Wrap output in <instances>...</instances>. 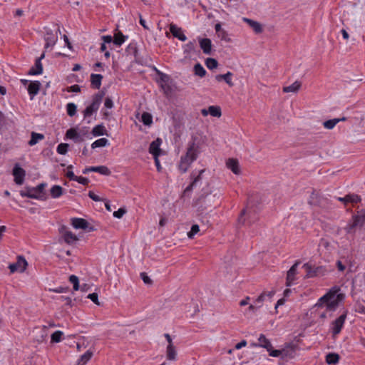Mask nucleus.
<instances>
[{
	"label": "nucleus",
	"mask_w": 365,
	"mask_h": 365,
	"mask_svg": "<svg viewBox=\"0 0 365 365\" xmlns=\"http://www.w3.org/2000/svg\"><path fill=\"white\" fill-rule=\"evenodd\" d=\"M199 43L201 49L205 54H210L212 51V42L210 38H200Z\"/></svg>",
	"instance_id": "obj_19"
},
{
	"label": "nucleus",
	"mask_w": 365,
	"mask_h": 365,
	"mask_svg": "<svg viewBox=\"0 0 365 365\" xmlns=\"http://www.w3.org/2000/svg\"><path fill=\"white\" fill-rule=\"evenodd\" d=\"M245 215H247L249 217H251L252 211L248 210L247 209H244L242 210L240 216L238 218V222L240 224L244 225L245 223V218L244 217Z\"/></svg>",
	"instance_id": "obj_48"
},
{
	"label": "nucleus",
	"mask_w": 365,
	"mask_h": 365,
	"mask_svg": "<svg viewBox=\"0 0 365 365\" xmlns=\"http://www.w3.org/2000/svg\"><path fill=\"white\" fill-rule=\"evenodd\" d=\"M87 298L88 299H90L93 303H95L97 305H100V302L98 301V294L97 293H91V294H89L88 296H87Z\"/></svg>",
	"instance_id": "obj_54"
},
{
	"label": "nucleus",
	"mask_w": 365,
	"mask_h": 365,
	"mask_svg": "<svg viewBox=\"0 0 365 365\" xmlns=\"http://www.w3.org/2000/svg\"><path fill=\"white\" fill-rule=\"evenodd\" d=\"M161 139L157 138L155 140L153 141L149 147V152L154 157L159 156L160 153V145L161 144Z\"/></svg>",
	"instance_id": "obj_21"
},
{
	"label": "nucleus",
	"mask_w": 365,
	"mask_h": 365,
	"mask_svg": "<svg viewBox=\"0 0 365 365\" xmlns=\"http://www.w3.org/2000/svg\"><path fill=\"white\" fill-rule=\"evenodd\" d=\"M205 171V169H202L199 171V173L197 176H194L193 173L191 174V178H193L192 182L185 189L183 192V195H185L187 192H191L194 187H195L197 184V182L201 180L202 179V175Z\"/></svg>",
	"instance_id": "obj_17"
},
{
	"label": "nucleus",
	"mask_w": 365,
	"mask_h": 365,
	"mask_svg": "<svg viewBox=\"0 0 365 365\" xmlns=\"http://www.w3.org/2000/svg\"><path fill=\"white\" fill-rule=\"evenodd\" d=\"M66 175L70 180L76 181V179L77 178V176L74 175L72 170H68Z\"/></svg>",
	"instance_id": "obj_64"
},
{
	"label": "nucleus",
	"mask_w": 365,
	"mask_h": 365,
	"mask_svg": "<svg viewBox=\"0 0 365 365\" xmlns=\"http://www.w3.org/2000/svg\"><path fill=\"white\" fill-rule=\"evenodd\" d=\"M352 223L347 225L346 230L351 232L356 227H362L365 224V210H361L358 215L353 216Z\"/></svg>",
	"instance_id": "obj_4"
},
{
	"label": "nucleus",
	"mask_w": 365,
	"mask_h": 365,
	"mask_svg": "<svg viewBox=\"0 0 365 365\" xmlns=\"http://www.w3.org/2000/svg\"><path fill=\"white\" fill-rule=\"evenodd\" d=\"M339 122V120L334 118L324 122L323 125L327 129H332Z\"/></svg>",
	"instance_id": "obj_49"
},
{
	"label": "nucleus",
	"mask_w": 365,
	"mask_h": 365,
	"mask_svg": "<svg viewBox=\"0 0 365 365\" xmlns=\"http://www.w3.org/2000/svg\"><path fill=\"white\" fill-rule=\"evenodd\" d=\"M126 210L123 207L119 208L117 211L113 212V216L116 218H121L125 214Z\"/></svg>",
	"instance_id": "obj_56"
},
{
	"label": "nucleus",
	"mask_w": 365,
	"mask_h": 365,
	"mask_svg": "<svg viewBox=\"0 0 365 365\" xmlns=\"http://www.w3.org/2000/svg\"><path fill=\"white\" fill-rule=\"evenodd\" d=\"M41 87V83L39 81H31L28 86V92L31 96V99L34 98V96H36Z\"/></svg>",
	"instance_id": "obj_22"
},
{
	"label": "nucleus",
	"mask_w": 365,
	"mask_h": 365,
	"mask_svg": "<svg viewBox=\"0 0 365 365\" xmlns=\"http://www.w3.org/2000/svg\"><path fill=\"white\" fill-rule=\"evenodd\" d=\"M44 138V135L43 134L32 133L31 134V138L29 142V144L30 145H34L36 144L39 140H43Z\"/></svg>",
	"instance_id": "obj_42"
},
{
	"label": "nucleus",
	"mask_w": 365,
	"mask_h": 365,
	"mask_svg": "<svg viewBox=\"0 0 365 365\" xmlns=\"http://www.w3.org/2000/svg\"><path fill=\"white\" fill-rule=\"evenodd\" d=\"M217 34V36L222 41H225L226 42L230 41V38L228 36V34L227 31L224 29H222L221 31H220Z\"/></svg>",
	"instance_id": "obj_53"
},
{
	"label": "nucleus",
	"mask_w": 365,
	"mask_h": 365,
	"mask_svg": "<svg viewBox=\"0 0 365 365\" xmlns=\"http://www.w3.org/2000/svg\"><path fill=\"white\" fill-rule=\"evenodd\" d=\"M301 83L299 81H296L292 84L284 86L283 88V92L284 93H297L299 88H301Z\"/></svg>",
	"instance_id": "obj_28"
},
{
	"label": "nucleus",
	"mask_w": 365,
	"mask_h": 365,
	"mask_svg": "<svg viewBox=\"0 0 365 365\" xmlns=\"http://www.w3.org/2000/svg\"><path fill=\"white\" fill-rule=\"evenodd\" d=\"M141 279H143V282L147 284H152V280L147 275L145 272L140 273Z\"/></svg>",
	"instance_id": "obj_58"
},
{
	"label": "nucleus",
	"mask_w": 365,
	"mask_h": 365,
	"mask_svg": "<svg viewBox=\"0 0 365 365\" xmlns=\"http://www.w3.org/2000/svg\"><path fill=\"white\" fill-rule=\"evenodd\" d=\"M211 192L212 190L210 187V185H207L206 187L201 190L198 197L193 200V205L195 206H202V204L205 202L206 197L211 195Z\"/></svg>",
	"instance_id": "obj_10"
},
{
	"label": "nucleus",
	"mask_w": 365,
	"mask_h": 365,
	"mask_svg": "<svg viewBox=\"0 0 365 365\" xmlns=\"http://www.w3.org/2000/svg\"><path fill=\"white\" fill-rule=\"evenodd\" d=\"M64 241L68 245H73L78 240L76 235L71 231H66L63 235Z\"/></svg>",
	"instance_id": "obj_27"
},
{
	"label": "nucleus",
	"mask_w": 365,
	"mask_h": 365,
	"mask_svg": "<svg viewBox=\"0 0 365 365\" xmlns=\"http://www.w3.org/2000/svg\"><path fill=\"white\" fill-rule=\"evenodd\" d=\"M92 134L94 136L107 135L106 130L102 124L96 125L92 130Z\"/></svg>",
	"instance_id": "obj_36"
},
{
	"label": "nucleus",
	"mask_w": 365,
	"mask_h": 365,
	"mask_svg": "<svg viewBox=\"0 0 365 365\" xmlns=\"http://www.w3.org/2000/svg\"><path fill=\"white\" fill-rule=\"evenodd\" d=\"M209 113L213 117H220L221 116V109L219 106H210L208 108Z\"/></svg>",
	"instance_id": "obj_45"
},
{
	"label": "nucleus",
	"mask_w": 365,
	"mask_h": 365,
	"mask_svg": "<svg viewBox=\"0 0 365 365\" xmlns=\"http://www.w3.org/2000/svg\"><path fill=\"white\" fill-rule=\"evenodd\" d=\"M13 175L14 177V182L17 185H22L26 175V172L18 164H16L13 169Z\"/></svg>",
	"instance_id": "obj_13"
},
{
	"label": "nucleus",
	"mask_w": 365,
	"mask_h": 365,
	"mask_svg": "<svg viewBox=\"0 0 365 365\" xmlns=\"http://www.w3.org/2000/svg\"><path fill=\"white\" fill-rule=\"evenodd\" d=\"M200 153V146L195 143V138H193L189 143L185 155L181 156L178 168L181 173H185L192 162H194Z\"/></svg>",
	"instance_id": "obj_1"
},
{
	"label": "nucleus",
	"mask_w": 365,
	"mask_h": 365,
	"mask_svg": "<svg viewBox=\"0 0 365 365\" xmlns=\"http://www.w3.org/2000/svg\"><path fill=\"white\" fill-rule=\"evenodd\" d=\"M68 144L60 143L57 147V152L59 154L65 155L68 151Z\"/></svg>",
	"instance_id": "obj_52"
},
{
	"label": "nucleus",
	"mask_w": 365,
	"mask_h": 365,
	"mask_svg": "<svg viewBox=\"0 0 365 365\" xmlns=\"http://www.w3.org/2000/svg\"><path fill=\"white\" fill-rule=\"evenodd\" d=\"M300 264L299 261H297L287 271V279H286V285L287 287H290L293 282L295 280V276L297 273V267Z\"/></svg>",
	"instance_id": "obj_14"
},
{
	"label": "nucleus",
	"mask_w": 365,
	"mask_h": 365,
	"mask_svg": "<svg viewBox=\"0 0 365 365\" xmlns=\"http://www.w3.org/2000/svg\"><path fill=\"white\" fill-rule=\"evenodd\" d=\"M211 192L212 190L210 187V185H207L206 187L201 190L198 197L193 200V205L195 206H202V204L205 202L206 197L211 195Z\"/></svg>",
	"instance_id": "obj_9"
},
{
	"label": "nucleus",
	"mask_w": 365,
	"mask_h": 365,
	"mask_svg": "<svg viewBox=\"0 0 365 365\" xmlns=\"http://www.w3.org/2000/svg\"><path fill=\"white\" fill-rule=\"evenodd\" d=\"M69 288L68 287H58L56 289H48V291L49 292H56V293H63V292H66L67 291H68Z\"/></svg>",
	"instance_id": "obj_55"
},
{
	"label": "nucleus",
	"mask_w": 365,
	"mask_h": 365,
	"mask_svg": "<svg viewBox=\"0 0 365 365\" xmlns=\"http://www.w3.org/2000/svg\"><path fill=\"white\" fill-rule=\"evenodd\" d=\"M71 225L75 229H82L87 232H92L96 230L93 225H91L90 223L83 218H72Z\"/></svg>",
	"instance_id": "obj_5"
},
{
	"label": "nucleus",
	"mask_w": 365,
	"mask_h": 365,
	"mask_svg": "<svg viewBox=\"0 0 365 365\" xmlns=\"http://www.w3.org/2000/svg\"><path fill=\"white\" fill-rule=\"evenodd\" d=\"M342 298V294H339L336 297L334 296V298L331 299L327 304V309L329 311H334L337 307L339 301Z\"/></svg>",
	"instance_id": "obj_25"
},
{
	"label": "nucleus",
	"mask_w": 365,
	"mask_h": 365,
	"mask_svg": "<svg viewBox=\"0 0 365 365\" xmlns=\"http://www.w3.org/2000/svg\"><path fill=\"white\" fill-rule=\"evenodd\" d=\"M107 145H108V140L106 138H100V139L96 140V141H94L91 144V148L93 149H95L96 148L105 147Z\"/></svg>",
	"instance_id": "obj_40"
},
{
	"label": "nucleus",
	"mask_w": 365,
	"mask_h": 365,
	"mask_svg": "<svg viewBox=\"0 0 365 365\" xmlns=\"http://www.w3.org/2000/svg\"><path fill=\"white\" fill-rule=\"evenodd\" d=\"M356 312L365 314V307L361 304H357L356 305Z\"/></svg>",
	"instance_id": "obj_62"
},
{
	"label": "nucleus",
	"mask_w": 365,
	"mask_h": 365,
	"mask_svg": "<svg viewBox=\"0 0 365 365\" xmlns=\"http://www.w3.org/2000/svg\"><path fill=\"white\" fill-rule=\"evenodd\" d=\"M105 93L103 91L96 93L92 98L91 103L83 110L84 118L91 116L96 113L102 103Z\"/></svg>",
	"instance_id": "obj_3"
},
{
	"label": "nucleus",
	"mask_w": 365,
	"mask_h": 365,
	"mask_svg": "<svg viewBox=\"0 0 365 365\" xmlns=\"http://www.w3.org/2000/svg\"><path fill=\"white\" fill-rule=\"evenodd\" d=\"M88 196L90 198H91L93 200L96 202H99L101 200L99 196L96 195L93 192L90 191L88 192Z\"/></svg>",
	"instance_id": "obj_63"
},
{
	"label": "nucleus",
	"mask_w": 365,
	"mask_h": 365,
	"mask_svg": "<svg viewBox=\"0 0 365 365\" xmlns=\"http://www.w3.org/2000/svg\"><path fill=\"white\" fill-rule=\"evenodd\" d=\"M274 294V292H263L255 300V303L257 307H261V303L264 300L265 297H268L269 298H271L273 294Z\"/></svg>",
	"instance_id": "obj_37"
},
{
	"label": "nucleus",
	"mask_w": 365,
	"mask_h": 365,
	"mask_svg": "<svg viewBox=\"0 0 365 365\" xmlns=\"http://www.w3.org/2000/svg\"><path fill=\"white\" fill-rule=\"evenodd\" d=\"M258 343H252L251 345L252 346H261L267 349V351L270 350L272 348V344L269 339L266 338L264 334H260L258 338Z\"/></svg>",
	"instance_id": "obj_18"
},
{
	"label": "nucleus",
	"mask_w": 365,
	"mask_h": 365,
	"mask_svg": "<svg viewBox=\"0 0 365 365\" xmlns=\"http://www.w3.org/2000/svg\"><path fill=\"white\" fill-rule=\"evenodd\" d=\"M200 231V227L198 225H193L191 227L190 231L187 232V237L190 239H192L194 236L198 233Z\"/></svg>",
	"instance_id": "obj_51"
},
{
	"label": "nucleus",
	"mask_w": 365,
	"mask_h": 365,
	"mask_svg": "<svg viewBox=\"0 0 365 365\" xmlns=\"http://www.w3.org/2000/svg\"><path fill=\"white\" fill-rule=\"evenodd\" d=\"M339 361V355L336 353H329L326 356V362L328 364H336Z\"/></svg>",
	"instance_id": "obj_33"
},
{
	"label": "nucleus",
	"mask_w": 365,
	"mask_h": 365,
	"mask_svg": "<svg viewBox=\"0 0 365 365\" xmlns=\"http://www.w3.org/2000/svg\"><path fill=\"white\" fill-rule=\"evenodd\" d=\"M69 282L73 284V289L77 291L79 289V279L76 275H71L69 277Z\"/></svg>",
	"instance_id": "obj_50"
},
{
	"label": "nucleus",
	"mask_w": 365,
	"mask_h": 365,
	"mask_svg": "<svg viewBox=\"0 0 365 365\" xmlns=\"http://www.w3.org/2000/svg\"><path fill=\"white\" fill-rule=\"evenodd\" d=\"M196 42L195 41H190L184 46V53L190 54L195 51Z\"/></svg>",
	"instance_id": "obj_39"
},
{
	"label": "nucleus",
	"mask_w": 365,
	"mask_h": 365,
	"mask_svg": "<svg viewBox=\"0 0 365 365\" xmlns=\"http://www.w3.org/2000/svg\"><path fill=\"white\" fill-rule=\"evenodd\" d=\"M333 298H334V293L328 292L319 299L317 305H321L324 303L327 304Z\"/></svg>",
	"instance_id": "obj_44"
},
{
	"label": "nucleus",
	"mask_w": 365,
	"mask_h": 365,
	"mask_svg": "<svg viewBox=\"0 0 365 365\" xmlns=\"http://www.w3.org/2000/svg\"><path fill=\"white\" fill-rule=\"evenodd\" d=\"M205 65L209 69L217 68L218 66V62L216 59L212 58H207L205 60Z\"/></svg>",
	"instance_id": "obj_46"
},
{
	"label": "nucleus",
	"mask_w": 365,
	"mask_h": 365,
	"mask_svg": "<svg viewBox=\"0 0 365 365\" xmlns=\"http://www.w3.org/2000/svg\"><path fill=\"white\" fill-rule=\"evenodd\" d=\"M347 311H345L341 316L332 322V334L333 336L338 335L344 326L346 318Z\"/></svg>",
	"instance_id": "obj_7"
},
{
	"label": "nucleus",
	"mask_w": 365,
	"mask_h": 365,
	"mask_svg": "<svg viewBox=\"0 0 365 365\" xmlns=\"http://www.w3.org/2000/svg\"><path fill=\"white\" fill-rule=\"evenodd\" d=\"M76 181H77L78 183L82 184L83 185H87L90 182L87 178H84V177H81V176H77Z\"/></svg>",
	"instance_id": "obj_57"
},
{
	"label": "nucleus",
	"mask_w": 365,
	"mask_h": 365,
	"mask_svg": "<svg viewBox=\"0 0 365 365\" xmlns=\"http://www.w3.org/2000/svg\"><path fill=\"white\" fill-rule=\"evenodd\" d=\"M67 91L78 93V92L81 91V87L77 84L73 85V86L67 88Z\"/></svg>",
	"instance_id": "obj_61"
},
{
	"label": "nucleus",
	"mask_w": 365,
	"mask_h": 365,
	"mask_svg": "<svg viewBox=\"0 0 365 365\" xmlns=\"http://www.w3.org/2000/svg\"><path fill=\"white\" fill-rule=\"evenodd\" d=\"M103 79V76L101 74H93L91 75V83L93 88L96 89L100 88L101 86V81Z\"/></svg>",
	"instance_id": "obj_26"
},
{
	"label": "nucleus",
	"mask_w": 365,
	"mask_h": 365,
	"mask_svg": "<svg viewBox=\"0 0 365 365\" xmlns=\"http://www.w3.org/2000/svg\"><path fill=\"white\" fill-rule=\"evenodd\" d=\"M63 333L61 331H56L51 335V344L58 343L61 341Z\"/></svg>",
	"instance_id": "obj_38"
},
{
	"label": "nucleus",
	"mask_w": 365,
	"mask_h": 365,
	"mask_svg": "<svg viewBox=\"0 0 365 365\" xmlns=\"http://www.w3.org/2000/svg\"><path fill=\"white\" fill-rule=\"evenodd\" d=\"M141 120L144 125L150 126L153 123L152 115L148 112H144L142 114Z\"/></svg>",
	"instance_id": "obj_41"
},
{
	"label": "nucleus",
	"mask_w": 365,
	"mask_h": 365,
	"mask_svg": "<svg viewBox=\"0 0 365 365\" xmlns=\"http://www.w3.org/2000/svg\"><path fill=\"white\" fill-rule=\"evenodd\" d=\"M28 264L25 258L22 256H18L17 261L15 263L10 264L9 269L11 273L16 272H23L26 270Z\"/></svg>",
	"instance_id": "obj_6"
},
{
	"label": "nucleus",
	"mask_w": 365,
	"mask_h": 365,
	"mask_svg": "<svg viewBox=\"0 0 365 365\" xmlns=\"http://www.w3.org/2000/svg\"><path fill=\"white\" fill-rule=\"evenodd\" d=\"M267 351L269 352V356H273V357H277V356H280L282 352V350L273 349V348H272L270 350H269Z\"/></svg>",
	"instance_id": "obj_59"
},
{
	"label": "nucleus",
	"mask_w": 365,
	"mask_h": 365,
	"mask_svg": "<svg viewBox=\"0 0 365 365\" xmlns=\"http://www.w3.org/2000/svg\"><path fill=\"white\" fill-rule=\"evenodd\" d=\"M77 106L73 103H68L66 106V111L69 116L72 117L76 115Z\"/></svg>",
	"instance_id": "obj_47"
},
{
	"label": "nucleus",
	"mask_w": 365,
	"mask_h": 365,
	"mask_svg": "<svg viewBox=\"0 0 365 365\" xmlns=\"http://www.w3.org/2000/svg\"><path fill=\"white\" fill-rule=\"evenodd\" d=\"M45 56V53L43 52L41 56L36 60L35 64L31 68L28 72L29 75H38L41 74L43 71V65L41 63V59Z\"/></svg>",
	"instance_id": "obj_15"
},
{
	"label": "nucleus",
	"mask_w": 365,
	"mask_h": 365,
	"mask_svg": "<svg viewBox=\"0 0 365 365\" xmlns=\"http://www.w3.org/2000/svg\"><path fill=\"white\" fill-rule=\"evenodd\" d=\"M232 76V73L230 71H228L225 74H218L215 76V79L218 82L224 80L230 86L232 87L234 86V83L231 80Z\"/></svg>",
	"instance_id": "obj_24"
},
{
	"label": "nucleus",
	"mask_w": 365,
	"mask_h": 365,
	"mask_svg": "<svg viewBox=\"0 0 365 365\" xmlns=\"http://www.w3.org/2000/svg\"><path fill=\"white\" fill-rule=\"evenodd\" d=\"M170 31L173 34V36L177 38H178L181 41H185L187 39L186 36L183 34L182 29L178 27L174 24H170Z\"/></svg>",
	"instance_id": "obj_16"
},
{
	"label": "nucleus",
	"mask_w": 365,
	"mask_h": 365,
	"mask_svg": "<svg viewBox=\"0 0 365 365\" xmlns=\"http://www.w3.org/2000/svg\"><path fill=\"white\" fill-rule=\"evenodd\" d=\"M303 268L307 272L305 276L307 278L322 277L330 271V269H328L324 266H315L310 263H305L303 265Z\"/></svg>",
	"instance_id": "obj_2"
},
{
	"label": "nucleus",
	"mask_w": 365,
	"mask_h": 365,
	"mask_svg": "<svg viewBox=\"0 0 365 365\" xmlns=\"http://www.w3.org/2000/svg\"><path fill=\"white\" fill-rule=\"evenodd\" d=\"M63 193V189L61 186L55 185L50 189V194L53 198H58Z\"/></svg>",
	"instance_id": "obj_29"
},
{
	"label": "nucleus",
	"mask_w": 365,
	"mask_h": 365,
	"mask_svg": "<svg viewBox=\"0 0 365 365\" xmlns=\"http://www.w3.org/2000/svg\"><path fill=\"white\" fill-rule=\"evenodd\" d=\"M243 21L247 23L256 34H260L262 32V25L259 22L247 18H243Z\"/></svg>",
	"instance_id": "obj_23"
},
{
	"label": "nucleus",
	"mask_w": 365,
	"mask_h": 365,
	"mask_svg": "<svg viewBox=\"0 0 365 365\" xmlns=\"http://www.w3.org/2000/svg\"><path fill=\"white\" fill-rule=\"evenodd\" d=\"M93 351L91 350H88L85 354H83L80 359L78 360L76 365H86L87 362L91 359L93 356Z\"/></svg>",
	"instance_id": "obj_31"
},
{
	"label": "nucleus",
	"mask_w": 365,
	"mask_h": 365,
	"mask_svg": "<svg viewBox=\"0 0 365 365\" xmlns=\"http://www.w3.org/2000/svg\"><path fill=\"white\" fill-rule=\"evenodd\" d=\"M336 200L341 202H342L345 206H346L349 203L351 204H356L359 202H361V198L359 195L354 194V193H350L348 195H346L344 197H336Z\"/></svg>",
	"instance_id": "obj_11"
},
{
	"label": "nucleus",
	"mask_w": 365,
	"mask_h": 365,
	"mask_svg": "<svg viewBox=\"0 0 365 365\" xmlns=\"http://www.w3.org/2000/svg\"><path fill=\"white\" fill-rule=\"evenodd\" d=\"M43 187V185L41 184L38 185L37 187L33 188H26V190H21L20 192V195L22 197H28L30 198H38L41 195L40 189Z\"/></svg>",
	"instance_id": "obj_12"
},
{
	"label": "nucleus",
	"mask_w": 365,
	"mask_h": 365,
	"mask_svg": "<svg viewBox=\"0 0 365 365\" xmlns=\"http://www.w3.org/2000/svg\"><path fill=\"white\" fill-rule=\"evenodd\" d=\"M176 350L174 345H168L166 350V356L168 360H175L176 359Z\"/></svg>",
	"instance_id": "obj_35"
},
{
	"label": "nucleus",
	"mask_w": 365,
	"mask_h": 365,
	"mask_svg": "<svg viewBox=\"0 0 365 365\" xmlns=\"http://www.w3.org/2000/svg\"><path fill=\"white\" fill-rule=\"evenodd\" d=\"M127 38L128 36H124L122 32L118 31L114 35L113 43L118 46H120L125 41Z\"/></svg>",
	"instance_id": "obj_32"
},
{
	"label": "nucleus",
	"mask_w": 365,
	"mask_h": 365,
	"mask_svg": "<svg viewBox=\"0 0 365 365\" xmlns=\"http://www.w3.org/2000/svg\"><path fill=\"white\" fill-rule=\"evenodd\" d=\"M194 72L196 76H198L200 77H203L206 74V71L202 67V66L197 63L194 66Z\"/></svg>",
	"instance_id": "obj_43"
},
{
	"label": "nucleus",
	"mask_w": 365,
	"mask_h": 365,
	"mask_svg": "<svg viewBox=\"0 0 365 365\" xmlns=\"http://www.w3.org/2000/svg\"><path fill=\"white\" fill-rule=\"evenodd\" d=\"M66 137L74 140L76 142H79L83 140L81 138H80L78 133L76 132V130L73 128H70L66 131Z\"/></svg>",
	"instance_id": "obj_34"
},
{
	"label": "nucleus",
	"mask_w": 365,
	"mask_h": 365,
	"mask_svg": "<svg viewBox=\"0 0 365 365\" xmlns=\"http://www.w3.org/2000/svg\"><path fill=\"white\" fill-rule=\"evenodd\" d=\"M61 34L59 26L53 25V29H50V32L47 31V48L55 45L58 40V34Z\"/></svg>",
	"instance_id": "obj_8"
},
{
	"label": "nucleus",
	"mask_w": 365,
	"mask_h": 365,
	"mask_svg": "<svg viewBox=\"0 0 365 365\" xmlns=\"http://www.w3.org/2000/svg\"><path fill=\"white\" fill-rule=\"evenodd\" d=\"M104 106L106 108H112L113 107V102L110 97H107L105 99Z\"/></svg>",
	"instance_id": "obj_60"
},
{
	"label": "nucleus",
	"mask_w": 365,
	"mask_h": 365,
	"mask_svg": "<svg viewBox=\"0 0 365 365\" xmlns=\"http://www.w3.org/2000/svg\"><path fill=\"white\" fill-rule=\"evenodd\" d=\"M227 168L232 170L235 175L240 174L239 162L237 159L229 158L226 163Z\"/></svg>",
	"instance_id": "obj_20"
},
{
	"label": "nucleus",
	"mask_w": 365,
	"mask_h": 365,
	"mask_svg": "<svg viewBox=\"0 0 365 365\" xmlns=\"http://www.w3.org/2000/svg\"><path fill=\"white\" fill-rule=\"evenodd\" d=\"M91 170H92V172H96L106 176H108L111 174L110 170L105 165L91 166Z\"/></svg>",
	"instance_id": "obj_30"
}]
</instances>
